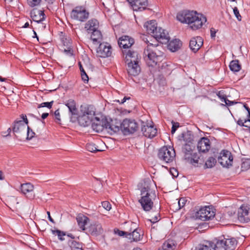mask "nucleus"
<instances>
[{"label":"nucleus","instance_id":"f257e3e1","mask_svg":"<svg viewBox=\"0 0 250 250\" xmlns=\"http://www.w3.org/2000/svg\"><path fill=\"white\" fill-rule=\"evenodd\" d=\"M177 19L182 23L188 24L193 30L201 28L207 21L206 17L203 15L195 11L190 10H184L179 12L177 15Z\"/></svg>","mask_w":250,"mask_h":250},{"label":"nucleus","instance_id":"f03ea898","mask_svg":"<svg viewBox=\"0 0 250 250\" xmlns=\"http://www.w3.org/2000/svg\"><path fill=\"white\" fill-rule=\"evenodd\" d=\"M145 42L147 46L144 49V60L149 66H155L159 62H161L164 57V48L161 45L153 44L150 43L147 40Z\"/></svg>","mask_w":250,"mask_h":250},{"label":"nucleus","instance_id":"7ed1b4c3","mask_svg":"<svg viewBox=\"0 0 250 250\" xmlns=\"http://www.w3.org/2000/svg\"><path fill=\"white\" fill-rule=\"evenodd\" d=\"M151 182L146 180L144 182V187L141 190V198L139 202L142 208L146 211L151 210L154 206L153 200L155 195L151 188Z\"/></svg>","mask_w":250,"mask_h":250},{"label":"nucleus","instance_id":"20e7f679","mask_svg":"<svg viewBox=\"0 0 250 250\" xmlns=\"http://www.w3.org/2000/svg\"><path fill=\"white\" fill-rule=\"evenodd\" d=\"M144 27L148 34H151L157 41L162 44H166L169 41L168 33L161 27L158 28L156 21L151 20L146 22Z\"/></svg>","mask_w":250,"mask_h":250},{"label":"nucleus","instance_id":"39448f33","mask_svg":"<svg viewBox=\"0 0 250 250\" xmlns=\"http://www.w3.org/2000/svg\"><path fill=\"white\" fill-rule=\"evenodd\" d=\"M121 131L125 135L131 134L137 131L139 125L137 122L131 119L125 118L121 122Z\"/></svg>","mask_w":250,"mask_h":250},{"label":"nucleus","instance_id":"423d86ee","mask_svg":"<svg viewBox=\"0 0 250 250\" xmlns=\"http://www.w3.org/2000/svg\"><path fill=\"white\" fill-rule=\"evenodd\" d=\"M215 216L214 209L209 206L201 208L196 211L193 217L196 219L202 221H208L212 219Z\"/></svg>","mask_w":250,"mask_h":250},{"label":"nucleus","instance_id":"0eeeda50","mask_svg":"<svg viewBox=\"0 0 250 250\" xmlns=\"http://www.w3.org/2000/svg\"><path fill=\"white\" fill-rule=\"evenodd\" d=\"M237 244L234 238H224L218 240L212 250H234Z\"/></svg>","mask_w":250,"mask_h":250},{"label":"nucleus","instance_id":"6e6552de","mask_svg":"<svg viewBox=\"0 0 250 250\" xmlns=\"http://www.w3.org/2000/svg\"><path fill=\"white\" fill-rule=\"evenodd\" d=\"M72 19L81 22L85 21L89 17V13L85 8L82 6H76L70 14Z\"/></svg>","mask_w":250,"mask_h":250},{"label":"nucleus","instance_id":"1a4fd4ad","mask_svg":"<svg viewBox=\"0 0 250 250\" xmlns=\"http://www.w3.org/2000/svg\"><path fill=\"white\" fill-rule=\"evenodd\" d=\"M26 125L21 120L15 121L12 128L15 137L18 140L22 141L26 136Z\"/></svg>","mask_w":250,"mask_h":250},{"label":"nucleus","instance_id":"9d476101","mask_svg":"<svg viewBox=\"0 0 250 250\" xmlns=\"http://www.w3.org/2000/svg\"><path fill=\"white\" fill-rule=\"evenodd\" d=\"M104 123L106 124L105 129L111 134L121 130V127H120L121 122L116 119H110L108 121L107 119L105 118Z\"/></svg>","mask_w":250,"mask_h":250},{"label":"nucleus","instance_id":"9b49d317","mask_svg":"<svg viewBox=\"0 0 250 250\" xmlns=\"http://www.w3.org/2000/svg\"><path fill=\"white\" fill-rule=\"evenodd\" d=\"M131 228L128 229V233L126 235L130 241H138L141 240L140 229L136 228V224L133 222L130 223Z\"/></svg>","mask_w":250,"mask_h":250},{"label":"nucleus","instance_id":"f8f14e48","mask_svg":"<svg viewBox=\"0 0 250 250\" xmlns=\"http://www.w3.org/2000/svg\"><path fill=\"white\" fill-rule=\"evenodd\" d=\"M111 46L107 43H100L97 49V56L100 58H106L111 55Z\"/></svg>","mask_w":250,"mask_h":250},{"label":"nucleus","instance_id":"ddd939ff","mask_svg":"<svg viewBox=\"0 0 250 250\" xmlns=\"http://www.w3.org/2000/svg\"><path fill=\"white\" fill-rule=\"evenodd\" d=\"M122 52L125 62H136L140 60L141 57L139 55L138 52L131 49L123 50Z\"/></svg>","mask_w":250,"mask_h":250},{"label":"nucleus","instance_id":"4468645a","mask_svg":"<svg viewBox=\"0 0 250 250\" xmlns=\"http://www.w3.org/2000/svg\"><path fill=\"white\" fill-rule=\"evenodd\" d=\"M238 218L241 222L250 221V208L248 206H241L238 210Z\"/></svg>","mask_w":250,"mask_h":250},{"label":"nucleus","instance_id":"2eb2a0df","mask_svg":"<svg viewBox=\"0 0 250 250\" xmlns=\"http://www.w3.org/2000/svg\"><path fill=\"white\" fill-rule=\"evenodd\" d=\"M34 189V186L30 183L22 184L21 185V193L30 199H33L35 197Z\"/></svg>","mask_w":250,"mask_h":250},{"label":"nucleus","instance_id":"dca6fc26","mask_svg":"<svg viewBox=\"0 0 250 250\" xmlns=\"http://www.w3.org/2000/svg\"><path fill=\"white\" fill-rule=\"evenodd\" d=\"M140 61L125 62L127 64L126 70L128 74L132 76H137L141 72V67L139 64Z\"/></svg>","mask_w":250,"mask_h":250},{"label":"nucleus","instance_id":"f3484780","mask_svg":"<svg viewBox=\"0 0 250 250\" xmlns=\"http://www.w3.org/2000/svg\"><path fill=\"white\" fill-rule=\"evenodd\" d=\"M211 143L209 139L207 137H202L198 141L197 148L200 153H206L210 148Z\"/></svg>","mask_w":250,"mask_h":250},{"label":"nucleus","instance_id":"a211bd4d","mask_svg":"<svg viewBox=\"0 0 250 250\" xmlns=\"http://www.w3.org/2000/svg\"><path fill=\"white\" fill-rule=\"evenodd\" d=\"M88 232L93 236H98L103 233L104 229L102 225L98 222H93L86 228Z\"/></svg>","mask_w":250,"mask_h":250},{"label":"nucleus","instance_id":"6ab92c4d","mask_svg":"<svg viewBox=\"0 0 250 250\" xmlns=\"http://www.w3.org/2000/svg\"><path fill=\"white\" fill-rule=\"evenodd\" d=\"M134 43V40L128 36H123L119 38L118 44L124 50L127 49Z\"/></svg>","mask_w":250,"mask_h":250},{"label":"nucleus","instance_id":"aec40b11","mask_svg":"<svg viewBox=\"0 0 250 250\" xmlns=\"http://www.w3.org/2000/svg\"><path fill=\"white\" fill-rule=\"evenodd\" d=\"M203 44V40L200 36L193 37L189 42V47L193 52H196Z\"/></svg>","mask_w":250,"mask_h":250},{"label":"nucleus","instance_id":"412c9836","mask_svg":"<svg viewBox=\"0 0 250 250\" xmlns=\"http://www.w3.org/2000/svg\"><path fill=\"white\" fill-rule=\"evenodd\" d=\"M30 17L33 21L37 23L42 22L45 19L43 11L36 8H34L31 11Z\"/></svg>","mask_w":250,"mask_h":250},{"label":"nucleus","instance_id":"4be33fe9","mask_svg":"<svg viewBox=\"0 0 250 250\" xmlns=\"http://www.w3.org/2000/svg\"><path fill=\"white\" fill-rule=\"evenodd\" d=\"M95 112L96 108L92 105L86 104L81 106L80 114L94 118Z\"/></svg>","mask_w":250,"mask_h":250},{"label":"nucleus","instance_id":"5701e85b","mask_svg":"<svg viewBox=\"0 0 250 250\" xmlns=\"http://www.w3.org/2000/svg\"><path fill=\"white\" fill-rule=\"evenodd\" d=\"M141 130L145 136L150 138L155 137L157 133L156 128L153 125H144L142 127Z\"/></svg>","mask_w":250,"mask_h":250},{"label":"nucleus","instance_id":"b1692460","mask_svg":"<svg viewBox=\"0 0 250 250\" xmlns=\"http://www.w3.org/2000/svg\"><path fill=\"white\" fill-rule=\"evenodd\" d=\"M94 119L95 121L91 123V127L94 130L97 132H100L103 131L104 129H105V118L100 120L97 117H95Z\"/></svg>","mask_w":250,"mask_h":250},{"label":"nucleus","instance_id":"393cba45","mask_svg":"<svg viewBox=\"0 0 250 250\" xmlns=\"http://www.w3.org/2000/svg\"><path fill=\"white\" fill-rule=\"evenodd\" d=\"M158 156H176L175 149L173 146H164L159 149Z\"/></svg>","mask_w":250,"mask_h":250},{"label":"nucleus","instance_id":"a878e982","mask_svg":"<svg viewBox=\"0 0 250 250\" xmlns=\"http://www.w3.org/2000/svg\"><path fill=\"white\" fill-rule=\"evenodd\" d=\"M131 6L134 11H142L147 6V0H134Z\"/></svg>","mask_w":250,"mask_h":250},{"label":"nucleus","instance_id":"bb28decb","mask_svg":"<svg viewBox=\"0 0 250 250\" xmlns=\"http://www.w3.org/2000/svg\"><path fill=\"white\" fill-rule=\"evenodd\" d=\"M85 29L88 33H91L94 30H96L99 28V22L95 19L89 20L85 24Z\"/></svg>","mask_w":250,"mask_h":250},{"label":"nucleus","instance_id":"cd10ccee","mask_svg":"<svg viewBox=\"0 0 250 250\" xmlns=\"http://www.w3.org/2000/svg\"><path fill=\"white\" fill-rule=\"evenodd\" d=\"M94 118L80 114L78 117V121L80 125L85 127L89 125Z\"/></svg>","mask_w":250,"mask_h":250},{"label":"nucleus","instance_id":"c85d7f7f","mask_svg":"<svg viewBox=\"0 0 250 250\" xmlns=\"http://www.w3.org/2000/svg\"><path fill=\"white\" fill-rule=\"evenodd\" d=\"M65 105L68 108L69 112L72 116H77L78 110L76 107V102L74 100L70 99L67 101Z\"/></svg>","mask_w":250,"mask_h":250},{"label":"nucleus","instance_id":"c756f323","mask_svg":"<svg viewBox=\"0 0 250 250\" xmlns=\"http://www.w3.org/2000/svg\"><path fill=\"white\" fill-rule=\"evenodd\" d=\"M77 221L79 227L84 230L86 229L85 226L89 221V218L83 214H79L77 217Z\"/></svg>","mask_w":250,"mask_h":250},{"label":"nucleus","instance_id":"7c9ffc66","mask_svg":"<svg viewBox=\"0 0 250 250\" xmlns=\"http://www.w3.org/2000/svg\"><path fill=\"white\" fill-rule=\"evenodd\" d=\"M182 45V42L179 39H175L170 41L168 45V48L172 52L178 50Z\"/></svg>","mask_w":250,"mask_h":250},{"label":"nucleus","instance_id":"2f4dec72","mask_svg":"<svg viewBox=\"0 0 250 250\" xmlns=\"http://www.w3.org/2000/svg\"><path fill=\"white\" fill-rule=\"evenodd\" d=\"M194 146L192 144H186L182 147V152L186 155H191V156H195L196 153H193V149Z\"/></svg>","mask_w":250,"mask_h":250},{"label":"nucleus","instance_id":"473e14b6","mask_svg":"<svg viewBox=\"0 0 250 250\" xmlns=\"http://www.w3.org/2000/svg\"><path fill=\"white\" fill-rule=\"evenodd\" d=\"M177 246V243L174 240H168L164 243L162 248L164 250H175Z\"/></svg>","mask_w":250,"mask_h":250},{"label":"nucleus","instance_id":"72a5a7b5","mask_svg":"<svg viewBox=\"0 0 250 250\" xmlns=\"http://www.w3.org/2000/svg\"><path fill=\"white\" fill-rule=\"evenodd\" d=\"M218 162L225 167L232 166L233 157H218Z\"/></svg>","mask_w":250,"mask_h":250},{"label":"nucleus","instance_id":"f704fd0d","mask_svg":"<svg viewBox=\"0 0 250 250\" xmlns=\"http://www.w3.org/2000/svg\"><path fill=\"white\" fill-rule=\"evenodd\" d=\"M91 39L94 43H100L102 40V35L100 30L97 29L91 32Z\"/></svg>","mask_w":250,"mask_h":250},{"label":"nucleus","instance_id":"c9c22d12","mask_svg":"<svg viewBox=\"0 0 250 250\" xmlns=\"http://www.w3.org/2000/svg\"><path fill=\"white\" fill-rule=\"evenodd\" d=\"M185 160L194 167H198L199 164L202 165L203 161L200 160V157H186Z\"/></svg>","mask_w":250,"mask_h":250},{"label":"nucleus","instance_id":"e433bc0d","mask_svg":"<svg viewBox=\"0 0 250 250\" xmlns=\"http://www.w3.org/2000/svg\"><path fill=\"white\" fill-rule=\"evenodd\" d=\"M230 69L233 72H238L241 68V66L238 60H233L230 62L229 65Z\"/></svg>","mask_w":250,"mask_h":250},{"label":"nucleus","instance_id":"4c0bfd02","mask_svg":"<svg viewBox=\"0 0 250 250\" xmlns=\"http://www.w3.org/2000/svg\"><path fill=\"white\" fill-rule=\"evenodd\" d=\"M182 135L184 141L187 143L186 144H192V142L193 141V135L192 134L191 131H188L183 133Z\"/></svg>","mask_w":250,"mask_h":250},{"label":"nucleus","instance_id":"58836bf2","mask_svg":"<svg viewBox=\"0 0 250 250\" xmlns=\"http://www.w3.org/2000/svg\"><path fill=\"white\" fill-rule=\"evenodd\" d=\"M68 245L71 250H83L82 244L74 240H71L69 241Z\"/></svg>","mask_w":250,"mask_h":250},{"label":"nucleus","instance_id":"ea45409f","mask_svg":"<svg viewBox=\"0 0 250 250\" xmlns=\"http://www.w3.org/2000/svg\"><path fill=\"white\" fill-rule=\"evenodd\" d=\"M78 64L79 66L80 70L81 71V74L82 80L84 83H87L89 80L87 75L86 74L85 71H84L81 62H79Z\"/></svg>","mask_w":250,"mask_h":250},{"label":"nucleus","instance_id":"a19ab883","mask_svg":"<svg viewBox=\"0 0 250 250\" xmlns=\"http://www.w3.org/2000/svg\"><path fill=\"white\" fill-rule=\"evenodd\" d=\"M241 168L243 170H247L250 168V158H242Z\"/></svg>","mask_w":250,"mask_h":250},{"label":"nucleus","instance_id":"79ce46f5","mask_svg":"<svg viewBox=\"0 0 250 250\" xmlns=\"http://www.w3.org/2000/svg\"><path fill=\"white\" fill-rule=\"evenodd\" d=\"M42 0H27V3L29 6L34 8L40 6Z\"/></svg>","mask_w":250,"mask_h":250},{"label":"nucleus","instance_id":"37998d69","mask_svg":"<svg viewBox=\"0 0 250 250\" xmlns=\"http://www.w3.org/2000/svg\"><path fill=\"white\" fill-rule=\"evenodd\" d=\"M216 162L214 157H209L206 161L205 163V167L206 168H211L215 166Z\"/></svg>","mask_w":250,"mask_h":250},{"label":"nucleus","instance_id":"c03bdc74","mask_svg":"<svg viewBox=\"0 0 250 250\" xmlns=\"http://www.w3.org/2000/svg\"><path fill=\"white\" fill-rule=\"evenodd\" d=\"M35 135V132H33V130L31 129L28 126H27L26 127V136L25 139L27 140H30L34 137Z\"/></svg>","mask_w":250,"mask_h":250},{"label":"nucleus","instance_id":"a18cd8bd","mask_svg":"<svg viewBox=\"0 0 250 250\" xmlns=\"http://www.w3.org/2000/svg\"><path fill=\"white\" fill-rule=\"evenodd\" d=\"M62 49L64 52L68 56H72L73 55V51L70 45H67L65 47V45L64 43Z\"/></svg>","mask_w":250,"mask_h":250},{"label":"nucleus","instance_id":"49530a36","mask_svg":"<svg viewBox=\"0 0 250 250\" xmlns=\"http://www.w3.org/2000/svg\"><path fill=\"white\" fill-rule=\"evenodd\" d=\"M52 232L54 235H57L58 238L61 241L64 239L62 237L65 236V234L63 231H61L59 230H52Z\"/></svg>","mask_w":250,"mask_h":250},{"label":"nucleus","instance_id":"de8ad7c7","mask_svg":"<svg viewBox=\"0 0 250 250\" xmlns=\"http://www.w3.org/2000/svg\"><path fill=\"white\" fill-rule=\"evenodd\" d=\"M6 201L10 206H14L15 202H16L17 204H19V202L17 201V198L15 196H8Z\"/></svg>","mask_w":250,"mask_h":250},{"label":"nucleus","instance_id":"09e8293b","mask_svg":"<svg viewBox=\"0 0 250 250\" xmlns=\"http://www.w3.org/2000/svg\"><path fill=\"white\" fill-rule=\"evenodd\" d=\"M86 147L87 150L91 152H95L101 151L100 149H97L95 147V145L92 144H87Z\"/></svg>","mask_w":250,"mask_h":250},{"label":"nucleus","instance_id":"8fccbe9b","mask_svg":"<svg viewBox=\"0 0 250 250\" xmlns=\"http://www.w3.org/2000/svg\"><path fill=\"white\" fill-rule=\"evenodd\" d=\"M54 101H52L50 102H44L41 104H39L38 105V108L44 107H46L49 109H51L52 108V105L53 104Z\"/></svg>","mask_w":250,"mask_h":250},{"label":"nucleus","instance_id":"3c124183","mask_svg":"<svg viewBox=\"0 0 250 250\" xmlns=\"http://www.w3.org/2000/svg\"><path fill=\"white\" fill-rule=\"evenodd\" d=\"M114 232L115 234H117L119 236H125V237H126V235H127L128 233V230L126 231H122L118 229H115L114 230Z\"/></svg>","mask_w":250,"mask_h":250},{"label":"nucleus","instance_id":"603ef678","mask_svg":"<svg viewBox=\"0 0 250 250\" xmlns=\"http://www.w3.org/2000/svg\"><path fill=\"white\" fill-rule=\"evenodd\" d=\"M160 220V215L159 213H157L154 217H152L148 220L151 223L154 224Z\"/></svg>","mask_w":250,"mask_h":250},{"label":"nucleus","instance_id":"864d4df0","mask_svg":"<svg viewBox=\"0 0 250 250\" xmlns=\"http://www.w3.org/2000/svg\"><path fill=\"white\" fill-rule=\"evenodd\" d=\"M187 202V200L185 198H181L178 201L179 209L184 207Z\"/></svg>","mask_w":250,"mask_h":250},{"label":"nucleus","instance_id":"5fc2aeb1","mask_svg":"<svg viewBox=\"0 0 250 250\" xmlns=\"http://www.w3.org/2000/svg\"><path fill=\"white\" fill-rule=\"evenodd\" d=\"M161 161L166 164H170L174 161L173 157H160Z\"/></svg>","mask_w":250,"mask_h":250},{"label":"nucleus","instance_id":"6e6d98bb","mask_svg":"<svg viewBox=\"0 0 250 250\" xmlns=\"http://www.w3.org/2000/svg\"><path fill=\"white\" fill-rule=\"evenodd\" d=\"M171 123L172 124V126L171 132L172 134H173L177 129L179 127V123L178 122H174V121H172Z\"/></svg>","mask_w":250,"mask_h":250},{"label":"nucleus","instance_id":"4d7b16f0","mask_svg":"<svg viewBox=\"0 0 250 250\" xmlns=\"http://www.w3.org/2000/svg\"><path fill=\"white\" fill-rule=\"evenodd\" d=\"M219 156H231V153L227 149H223L220 152Z\"/></svg>","mask_w":250,"mask_h":250},{"label":"nucleus","instance_id":"13d9d810","mask_svg":"<svg viewBox=\"0 0 250 250\" xmlns=\"http://www.w3.org/2000/svg\"><path fill=\"white\" fill-rule=\"evenodd\" d=\"M102 206L107 210H109L111 208V204L107 201L102 202Z\"/></svg>","mask_w":250,"mask_h":250},{"label":"nucleus","instance_id":"bf43d9fd","mask_svg":"<svg viewBox=\"0 0 250 250\" xmlns=\"http://www.w3.org/2000/svg\"><path fill=\"white\" fill-rule=\"evenodd\" d=\"M233 12H234V14L235 17L237 19V20L239 21H241V16L240 14H239V12L236 7H235L233 8Z\"/></svg>","mask_w":250,"mask_h":250},{"label":"nucleus","instance_id":"052dcab7","mask_svg":"<svg viewBox=\"0 0 250 250\" xmlns=\"http://www.w3.org/2000/svg\"><path fill=\"white\" fill-rule=\"evenodd\" d=\"M197 250H212V247L207 246V245H203L200 246Z\"/></svg>","mask_w":250,"mask_h":250},{"label":"nucleus","instance_id":"680f3d73","mask_svg":"<svg viewBox=\"0 0 250 250\" xmlns=\"http://www.w3.org/2000/svg\"><path fill=\"white\" fill-rule=\"evenodd\" d=\"M170 172L173 177H177L178 176V170L174 167L170 169Z\"/></svg>","mask_w":250,"mask_h":250},{"label":"nucleus","instance_id":"e2e57ef3","mask_svg":"<svg viewBox=\"0 0 250 250\" xmlns=\"http://www.w3.org/2000/svg\"><path fill=\"white\" fill-rule=\"evenodd\" d=\"M217 95L222 101L224 102L227 98L226 95L222 91H219Z\"/></svg>","mask_w":250,"mask_h":250},{"label":"nucleus","instance_id":"0e129e2a","mask_svg":"<svg viewBox=\"0 0 250 250\" xmlns=\"http://www.w3.org/2000/svg\"><path fill=\"white\" fill-rule=\"evenodd\" d=\"M54 115L55 116L56 119L57 120V121L56 122L58 123H60V122L61 121V119H60V112H59V109L56 110L55 111Z\"/></svg>","mask_w":250,"mask_h":250},{"label":"nucleus","instance_id":"69168bd1","mask_svg":"<svg viewBox=\"0 0 250 250\" xmlns=\"http://www.w3.org/2000/svg\"><path fill=\"white\" fill-rule=\"evenodd\" d=\"M21 117L23 120V121H22L23 123L25 125H26V126H27L28 122L26 116L25 115L22 114L21 115Z\"/></svg>","mask_w":250,"mask_h":250},{"label":"nucleus","instance_id":"338daca9","mask_svg":"<svg viewBox=\"0 0 250 250\" xmlns=\"http://www.w3.org/2000/svg\"><path fill=\"white\" fill-rule=\"evenodd\" d=\"M245 120H246V119H239L238 120V121L237 122V123L238 125H239L240 126H244Z\"/></svg>","mask_w":250,"mask_h":250},{"label":"nucleus","instance_id":"774afa93","mask_svg":"<svg viewBox=\"0 0 250 250\" xmlns=\"http://www.w3.org/2000/svg\"><path fill=\"white\" fill-rule=\"evenodd\" d=\"M248 119H246L244 126L250 128V117H248Z\"/></svg>","mask_w":250,"mask_h":250}]
</instances>
